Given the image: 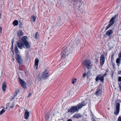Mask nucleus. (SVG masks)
I'll list each match as a JSON object with an SVG mask.
<instances>
[{
  "mask_svg": "<svg viewBox=\"0 0 121 121\" xmlns=\"http://www.w3.org/2000/svg\"><path fill=\"white\" fill-rule=\"evenodd\" d=\"M49 76L48 70L45 69L43 71L42 75L43 78L44 79H47Z\"/></svg>",
  "mask_w": 121,
  "mask_h": 121,
  "instance_id": "obj_8",
  "label": "nucleus"
},
{
  "mask_svg": "<svg viewBox=\"0 0 121 121\" xmlns=\"http://www.w3.org/2000/svg\"><path fill=\"white\" fill-rule=\"evenodd\" d=\"M120 104L118 103H117L116 105V110L114 112V114L116 115H118L120 111Z\"/></svg>",
  "mask_w": 121,
  "mask_h": 121,
  "instance_id": "obj_6",
  "label": "nucleus"
},
{
  "mask_svg": "<svg viewBox=\"0 0 121 121\" xmlns=\"http://www.w3.org/2000/svg\"><path fill=\"white\" fill-rule=\"evenodd\" d=\"M104 76H101L100 75H98L95 78L96 81L97 82L98 81L100 80V82H104Z\"/></svg>",
  "mask_w": 121,
  "mask_h": 121,
  "instance_id": "obj_7",
  "label": "nucleus"
},
{
  "mask_svg": "<svg viewBox=\"0 0 121 121\" xmlns=\"http://www.w3.org/2000/svg\"><path fill=\"white\" fill-rule=\"evenodd\" d=\"M49 116L48 114H46L45 116V119L46 120H48L49 119Z\"/></svg>",
  "mask_w": 121,
  "mask_h": 121,
  "instance_id": "obj_24",
  "label": "nucleus"
},
{
  "mask_svg": "<svg viewBox=\"0 0 121 121\" xmlns=\"http://www.w3.org/2000/svg\"><path fill=\"white\" fill-rule=\"evenodd\" d=\"M120 91H121V86H119Z\"/></svg>",
  "mask_w": 121,
  "mask_h": 121,
  "instance_id": "obj_43",
  "label": "nucleus"
},
{
  "mask_svg": "<svg viewBox=\"0 0 121 121\" xmlns=\"http://www.w3.org/2000/svg\"><path fill=\"white\" fill-rule=\"evenodd\" d=\"M119 72V73H121V70H120Z\"/></svg>",
  "mask_w": 121,
  "mask_h": 121,
  "instance_id": "obj_46",
  "label": "nucleus"
},
{
  "mask_svg": "<svg viewBox=\"0 0 121 121\" xmlns=\"http://www.w3.org/2000/svg\"><path fill=\"white\" fill-rule=\"evenodd\" d=\"M13 41L12 42V47H13Z\"/></svg>",
  "mask_w": 121,
  "mask_h": 121,
  "instance_id": "obj_39",
  "label": "nucleus"
},
{
  "mask_svg": "<svg viewBox=\"0 0 121 121\" xmlns=\"http://www.w3.org/2000/svg\"><path fill=\"white\" fill-rule=\"evenodd\" d=\"M108 109H109V108H108Z\"/></svg>",
  "mask_w": 121,
  "mask_h": 121,
  "instance_id": "obj_50",
  "label": "nucleus"
},
{
  "mask_svg": "<svg viewBox=\"0 0 121 121\" xmlns=\"http://www.w3.org/2000/svg\"><path fill=\"white\" fill-rule=\"evenodd\" d=\"M118 84L119 85V86H121V82L120 83H118Z\"/></svg>",
  "mask_w": 121,
  "mask_h": 121,
  "instance_id": "obj_40",
  "label": "nucleus"
},
{
  "mask_svg": "<svg viewBox=\"0 0 121 121\" xmlns=\"http://www.w3.org/2000/svg\"><path fill=\"white\" fill-rule=\"evenodd\" d=\"M86 73H84L83 74V78H84V77H85V76H86Z\"/></svg>",
  "mask_w": 121,
  "mask_h": 121,
  "instance_id": "obj_35",
  "label": "nucleus"
},
{
  "mask_svg": "<svg viewBox=\"0 0 121 121\" xmlns=\"http://www.w3.org/2000/svg\"><path fill=\"white\" fill-rule=\"evenodd\" d=\"M117 121H121V117H119Z\"/></svg>",
  "mask_w": 121,
  "mask_h": 121,
  "instance_id": "obj_34",
  "label": "nucleus"
},
{
  "mask_svg": "<svg viewBox=\"0 0 121 121\" xmlns=\"http://www.w3.org/2000/svg\"><path fill=\"white\" fill-rule=\"evenodd\" d=\"M82 117V115L80 113L76 114V118H81Z\"/></svg>",
  "mask_w": 121,
  "mask_h": 121,
  "instance_id": "obj_22",
  "label": "nucleus"
},
{
  "mask_svg": "<svg viewBox=\"0 0 121 121\" xmlns=\"http://www.w3.org/2000/svg\"><path fill=\"white\" fill-rule=\"evenodd\" d=\"M118 58L121 59V52H120L118 54Z\"/></svg>",
  "mask_w": 121,
  "mask_h": 121,
  "instance_id": "obj_32",
  "label": "nucleus"
},
{
  "mask_svg": "<svg viewBox=\"0 0 121 121\" xmlns=\"http://www.w3.org/2000/svg\"><path fill=\"white\" fill-rule=\"evenodd\" d=\"M117 16L116 15H115L112 18L109 22V24L107 27L105 29V31L107 30L110 27L114 24L115 22L114 20L116 18Z\"/></svg>",
  "mask_w": 121,
  "mask_h": 121,
  "instance_id": "obj_3",
  "label": "nucleus"
},
{
  "mask_svg": "<svg viewBox=\"0 0 121 121\" xmlns=\"http://www.w3.org/2000/svg\"><path fill=\"white\" fill-rule=\"evenodd\" d=\"M105 58L104 55H102L101 56L100 59V62L102 65H103L104 63Z\"/></svg>",
  "mask_w": 121,
  "mask_h": 121,
  "instance_id": "obj_11",
  "label": "nucleus"
},
{
  "mask_svg": "<svg viewBox=\"0 0 121 121\" xmlns=\"http://www.w3.org/2000/svg\"><path fill=\"white\" fill-rule=\"evenodd\" d=\"M31 20L33 22H34L36 19V17L34 16H32L31 17Z\"/></svg>",
  "mask_w": 121,
  "mask_h": 121,
  "instance_id": "obj_25",
  "label": "nucleus"
},
{
  "mask_svg": "<svg viewBox=\"0 0 121 121\" xmlns=\"http://www.w3.org/2000/svg\"><path fill=\"white\" fill-rule=\"evenodd\" d=\"M106 73H105L104 74V75H103V76H104H104H105V75H106Z\"/></svg>",
  "mask_w": 121,
  "mask_h": 121,
  "instance_id": "obj_45",
  "label": "nucleus"
},
{
  "mask_svg": "<svg viewBox=\"0 0 121 121\" xmlns=\"http://www.w3.org/2000/svg\"><path fill=\"white\" fill-rule=\"evenodd\" d=\"M112 64L113 68L114 69H115V64L114 63H112Z\"/></svg>",
  "mask_w": 121,
  "mask_h": 121,
  "instance_id": "obj_30",
  "label": "nucleus"
},
{
  "mask_svg": "<svg viewBox=\"0 0 121 121\" xmlns=\"http://www.w3.org/2000/svg\"><path fill=\"white\" fill-rule=\"evenodd\" d=\"M39 37V34L38 32L36 33L35 34V37L36 39H37Z\"/></svg>",
  "mask_w": 121,
  "mask_h": 121,
  "instance_id": "obj_27",
  "label": "nucleus"
},
{
  "mask_svg": "<svg viewBox=\"0 0 121 121\" xmlns=\"http://www.w3.org/2000/svg\"><path fill=\"white\" fill-rule=\"evenodd\" d=\"M7 107H7H7H6V109H5L4 110H6L7 108H7Z\"/></svg>",
  "mask_w": 121,
  "mask_h": 121,
  "instance_id": "obj_47",
  "label": "nucleus"
},
{
  "mask_svg": "<svg viewBox=\"0 0 121 121\" xmlns=\"http://www.w3.org/2000/svg\"><path fill=\"white\" fill-rule=\"evenodd\" d=\"M15 52L17 53H18L19 52V50L17 46H16L15 48Z\"/></svg>",
  "mask_w": 121,
  "mask_h": 121,
  "instance_id": "obj_26",
  "label": "nucleus"
},
{
  "mask_svg": "<svg viewBox=\"0 0 121 121\" xmlns=\"http://www.w3.org/2000/svg\"><path fill=\"white\" fill-rule=\"evenodd\" d=\"M77 2L78 3L76 4L77 6H78V8H80L81 6L82 5V2L81 0H76V2Z\"/></svg>",
  "mask_w": 121,
  "mask_h": 121,
  "instance_id": "obj_15",
  "label": "nucleus"
},
{
  "mask_svg": "<svg viewBox=\"0 0 121 121\" xmlns=\"http://www.w3.org/2000/svg\"><path fill=\"white\" fill-rule=\"evenodd\" d=\"M115 55V53L113 52L111 56V57H114V56Z\"/></svg>",
  "mask_w": 121,
  "mask_h": 121,
  "instance_id": "obj_36",
  "label": "nucleus"
},
{
  "mask_svg": "<svg viewBox=\"0 0 121 121\" xmlns=\"http://www.w3.org/2000/svg\"><path fill=\"white\" fill-rule=\"evenodd\" d=\"M111 62L112 63H114V57H111Z\"/></svg>",
  "mask_w": 121,
  "mask_h": 121,
  "instance_id": "obj_28",
  "label": "nucleus"
},
{
  "mask_svg": "<svg viewBox=\"0 0 121 121\" xmlns=\"http://www.w3.org/2000/svg\"><path fill=\"white\" fill-rule=\"evenodd\" d=\"M74 117H75L76 116V115H74Z\"/></svg>",
  "mask_w": 121,
  "mask_h": 121,
  "instance_id": "obj_49",
  "label": "nucleus"
},
{
  "mask_svg": "<svg viewBox=\"0 0 121 121\" xmlns=\"http://www.w3.org/2000/svg\"><path fill=\"white\" fill-rule=\"evenodd\" d=\"M13 24L14 26H17L18 24V21L16 20H14L13 22Z\"/></svg>",
  "mask_w": 121,
  "mask_h": 121,
  "instance_id": "obj_20",
  "label": "nucleus"
},
{
  "mask_svg": "<svg viewBox=\"0 0 121 121\" xmlns=\"http://www.w3.org/2000/svg\"><path fill=\"white\" fill-rule=\"evenodd\" d=\"M76 81V78L73 79L72 81V83L73 84L75 83V82Z\"/></svg>",
  "mask_w": 121,
  "mask_h": 121,
  "instance_id": "obj_31",
  "label": "nucleus"
},
{
  "mask_svg": "<svg viewBox=\"0 0 121 121\" xmlns=\"http://www.w3.org/2000/svg\"><path fill=\"white\" fill-rule=\"evenodd\" d=\"M5 109V108H4L3 109H2L1 111H0V115H1V114H2L3 113H4L5 111V110H4Z\"/></svg>",
  "mask_w": 121,
  "mask_h": 121,
  "instance_id": "obj_23",
  "label": "nucleus"
},
{
  "mask_svg": "<svg viewBox=\"0 0 121 121\" xmlns=\"http://www.w3.org/2000/svg\"><path fill=\"white\" fill-rule=\"evenodd\" d=\"M63 51L61 52V55L62 59H64L66 58L68 55L71 53L74 52L75 50V45L74 46H71L70 48L69 47H67L65 48H63Z\"/></svg>",
  "mask_w": 121,
  "mask_h": 121,
  "instance_id": "obj_1",
  "label": "nucleus"
},
{
  "mask_svg": "<svg viewBox=\"0 0 121 121\" xmlns=\"http://www.w3.org/2000/svg\"><path fill=\"white\" fill-rule=\"evenodd\" d=\"M86 104L84 103V102H83L81 103H80L76 106V111L82 107L86 105Z\"/></svg>",
  "mask_w": 121,
  "mask_h": 121,
  "instance_id": "obj_9",
  "label": "nucleus"
},
{
  "mask_svg": "<svg viewBox=\"0 0 121 121\" xmlns=\"http://www.w3.org/2000/svg\"><path fill=\"white\" fill-rule=\"evenodd\" d=\"M76 111V106H72L71 108L68 109V112L72 113Z\"/></svg>",
  "mask_w": 121,
  "mask_h": 121,
  "instance_id": "obj_10",
  "label": "nucleus"
},
{
  "mask_svg": "<svg viewBox=\"0 0 121 121\" xmlns=\"http://www.w3.org/2000/svg\"><path fill=\"white\" fill-rule=\"evenodd\" d=\"M17 35L18 36H20L23 35V33L22 30H19L17 33Z\"/></svg>",
  "mask_w": 121,
  "mask_h": 121,
  "instance_id": "obj_18",
  "label": "nucleus"
},
{
  "mask_svg": "<svg viewBox=\"0 0 121 121\" xmlns=\"http://www.w3.org/2000/svg\"><path fill=\"white\" fill-rule=\"evenodd\" d=\"M27 37L26 36H23L21 40L17 43V46L20 49H22L23 47L25 48V46L26 48L29 49L30 48V44L27 42Z\"/></svg>",
  "mask_w": 121,
  "mask_h": 121,
  "instance_id": "obj_2",
  "label": "nucleus"
},
{
  "mask_svg": "<svg viewBox=\"0 0 121 121\" xmlns=\"http://www.w3.org/2000/svg\"><path fill=\"white\" fill-rule=\"evenodd\" d=\"M16 59L18 62L20 64H22L23 60L20 56L18 54H16Z\"/></svg>",
  "mask_w": 121,
  "mask_h": 121,
  "instance_id": "obj_5",
  "label": "nucleus"
},
{
  "mask_svg": "<svg viewBox=\"0 0 121 121\" xmlns=\"http://www.w3.org/2000/svg\"><path fill=\"white\" fill-rule=\"evenodd\" d=\"M39 62V60L38 59L36 58L35 60V66H36V69H37L38 68V63Z\"/></svg>",
  "mask_w": 121,
  "mask_h": 121,
  "instance_id": "obj_17",
  "label": "nucleus"
},
{
  "mask_svg": "<svg viewBox=\"0 0 121 121\" xmlns=\"http://www.w3.org/2000/svg\"><path fill=\"white\" fill-rule=\"evenodd\" d=\"M113 31L112 30H109L106 32L105 34H106L107 36H108L109 38H110L111 37V35L113 33Z\"/></svg>",
  "mask_w": 121,
  "mask_h": 121,
  "instance_id": "obj_12",
  "label": "nucleus"
},
{
  "mask_svg": "<svg viewBox=\"0 0 121 121\" xmlns=\"http://www.w3.org/2000/svg\"><path fill=\"white\" fill-rule=\"evenodd\" d=\"M15 105V104L14 103H12V105L10 107V108H14V106Z\"/></svg>",
  "mask_w": 121,
  "mask_h": 121,
  "instance_id": "obj_29",
  "label": "nucleus"
},
{
  "mask_svg": "<svg viewBox=\"0 0 121 121\" xmlns=\"http://www.w3.org/2000/svg\"><path fill=\"white\" fill-rule=\"evenodd\" d=\"M101 91L100 89H98L96 91V94L97 96L99 95L101 93Z\"/></svg>",
  "mask_w": 121,
  "mask_h": 121,
  "instance_id": "obj_19",
  "label": "nucleus"
},
{
  "mask_svg": "<svg viewBox=\"0 0 121 121\" xmlns=\"http://www.w3.org/2000/svg\"><path fill=\"white\" fill-rule=\"evenodd\" d=\"M113 74H112V75H111V77H113Z\"/></svg>",
  "mask_w": 121,
  "mask_h": 121,
  "instance_id": "obj_48",
  "label": "nucleus"
},
{
  "mask_svg": "<svg viewBox=\"0 0 121 121\" xmlns=\"http://www.w3.org/2000/svg\"><path fill=\"white\" fill-rule=\"evenodd\" d=\"M19 82L22 86L23 88H25L26 87V84L25 82L20 78V79Z\"/></svg>",
  "mask_w": 121,
  "mask_h": 121,
  "instance_id": "obj_13",
  "label": "nucleus"
},
{
  "mask_svg": "<svg viewBox=\"0 0 121 121\" xmlns=\"http://www.w3.org/2000/svg\"><path fill=\"white\" fill-rule=\"evenodd\" d=\"M10 103H8L6 104V106L7 107H9V105Z\"/></svg>",
  "mask_w": 121,
  "mask_h": 121,
  "instance_id": "obj_37",
  "label": "nucleus"
},
{
  "mask_svg": "<svg viewBox=\"0 0 121 121\" xmlns=\"http://www.w3.org/2000/svg\"><path fill=\"white\" fill-rule=\"evenodd\" d=\"M121 60V59L118 58H117L116 60V62L117 63V65L118 66H119V64H120L121 62H120V61Z\"/></svg>",
  "mask_w": 121,
  "mask_h": 121,
  "instance_id": "obj_21",
  "label": "nucleus"
},
{
  "mask_svg": "<svg viewBox=\"0 0 121 121\" xmlns=\"http://www.w3.org/2000/svg\"><path fill=\"white\" fill-rule=\"evenodd\" d=\"M2 31L1 29V28L0 27V32H1V31Z\"/></svg>",
  "mask_w": 121,
  "mask_h": 121,
  "instance_id": "obj_44",
  "label": "nucleus"
},
{
  "mask_svg": "<svg viewBox=\"0 0 121 121\" xmlns=\"http://www.w3.org/2000/svg\"><path fill=\"white\" fill-rule=\"evenodd\" d=\"M29 116V112L27 110H26L25 113L24 118L26 119H27Z\"/></svg>",
  "mask_w": 121,
  "mask_h": 121,
  "instance_id": "obj_14",
  "label": "nucleus"
},
{
  "mask_svg": "<svg viewBox=\"0 0 121 121\" xmlns=\"http://www.w3.org/2000/svg\"><path fill=\"white\" fill-rule=\"evenodd\" d=\"M82 64L84 66H86L88 69H90L91 68V62L87 59L83 61L82 62Z\"/></svg>",
  "mask_w": 121,
  "mask_h": 121,
  "instance_id": "obj_4",
  "label": "nucleus"
},
{
  "mask_svg": "<svg viewBox=\"0 0 121 121\" xmlns=\"http://www.w3.org/2000/svg\"><path fill=\"white\" fill-rule=\"evenodd\" d=\"M67 121H72V120L71 119H69Z\"/></svg>",
  "mask_w": 121,
  "mask_h": 121,
  "instance_id": "obj_41",
  "label": "nucleus"
},
{
  "mask_svg": "<svg viewBox=\"0 0 121 121\" xmlns=\"http://www.w3.org/2000/svg\"><path fill=\"white\" fill-rule=\"evenodd\" d=\"M6 83L5 82H4L3 83L2 88L4 91H5L6 88Z\"/></svg>",
  "mask_w": 121,
  "mask_h": 121,
  "instance_id": "obj_16",
  "label": "nucleus"
},
{
  "mask_svg": "<svg viewBox=\"0 0 121 121\" xmlns=\"http://www.w3.org/2000/svg\"><path fill=\"white\" fill-rule=\"evenodd\" d=\"M31 95V94L30 93V94H29L28 95V97H29L30 96V95Z\"/></svg>",
  "mask_w": 121,
  "mask_h": 121,
  "instance_id": "obj_42",
  "label": "nucleus"
},
{
  "mask_svg": "<svg viewBox=\"0 0 121 121\" xmlns=\"http://www.w3.org/2000/svg\"><path fill=\"white\" fill-rule=\"evenodd\" d=\"M29 55L28 53H27L26 54V56L27 57H29Z\"/></svg>",
  "mask_w": 121,
  "mask_h": 121,
  "instance_id": "obj_38",
  "label": "nucleus"
},
{
  "mask_svg": "<svg viewBox=\"0 0 121 121\" xmlns=\"http://www.w3.org/2000/svg\"><path fill=\"white\" fill-rule=\"evenodd\" d=\"M119 82H121V77H119L118 80Z\"/></svg>",
  "mask_w": 121,
  "mask_h": 121,
  "instance_id": "obj_33",
  "label": "nucleus"
}]
</instances>
